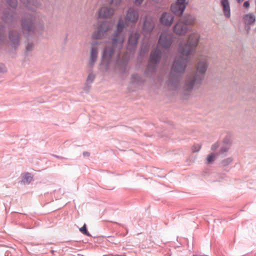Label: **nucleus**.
Masks as SVG:
<instances>
[{"label": "nucleus", "instance_id": "nucleus-1", "mask_svg": "<svg viewBox=\"0 0 256 256\" xmlns=\"http://www.w3.org/2000/svg\"><path fill=\"white\" fill-rule=\"evenodd\" d=\"M200 38V36L197 32L190 34L186 42L179 44V53L188 57L195 52ZM188 62V58L178 56L175 58L170 74L169 82L172 86L176 88L179 85L182 75L185 71Z\"/></svg>", "mask_w": 256, "mask_h": 256}, {"label": "nucleus", "instance_id": "nucleus-2", "mask_svg": "<svg viewBox=\"0 0 256 256\" xmlns=\"http://www.w3.org/2000/svg\"><path fill=\"white\" fill-rule=\"evenodd\" d=\"M138 17V10L132 8H130L128 9L125 16V22L122 18L118 20L116 30L114 32L112 38V46L111 47L106 46L103 51L101 65L104 64L106 66V70L108 68L114 51L116 49L120 50L122 47V44L124 39L122 31L126 26V24L132 23L135 24L137 22Z\"/></svg>", "mask_w": 256, "mask_h": 256}, {"label": "nucleus", "instance_id": "nucleus-3", "mask_svg": "<svg viewBox=\"0 0 256 256\" xmlns=\"http://www.w3.org/2000/svg\"><path fill=\"white\" fill-rule=\"evenodd\" d=\"M28 10H32L31 14L26 13L21 20V26L24 34L29 35L34 34L37 28L42 30L44 22L39 21L34 10L40 6L38 0H20Z\"/></svg>", "mask_w": 256, "mask_h": 256}, {"label": "nucleus", "instance_id": "nucleus-4", "mask_svg": "<svg viewBox=\"0 0 256 256\" xmlns=\"http://www.w3.org/2000/svg\"><path fill=\"white\" fill-rule=\"evenodd\" d=\"M208 64V56H203L200 58L196 66V72L188 74L186 78L184 86L185 95H188L194 88H198L201 84Z\"/></svg>", "mask_w": 256, "mask_h": 256}, {"label": "nucleus", "instance_id": "nucleus-5", "mask_svg": "<svg viewBox=\"0 0 256 256\" xmlns=\"http://www.w3.org/2000/svg\"><path fill=\"white\" fill-rule=\"evenodd\" d=\"M162 57L161 50L156 48L152 50L150 56V59L144 74L146 76H151L155 73L157 65L159 64Z\"/></svg>", "mask_w": 256, "mask_h": 256}, {"label": "nucleus", "instance_id": "nucleus-6", "mask_svg": "<svg viewBox=\"0 0 256 256\" xmlns=\"http://www.w3.org/2000/svg\"><path fill=\"white\" fill-rule=\"evenodd\" d=\"M112 28V24L108 21L102 22L98 26L97 30L94 32L92 38L94 39H101Z\"/></svg>", "mask_w": 256, "mask_h": 256}, {"label": "nucleus", "instance_id": "nucleus-7", "mask_svg": "<svg viewBox=\"0 0 256 256\" xmlns=\"http://www.w3.org/2000/svg\"><path fill=\"white\" fill-rule=\"evenodd\" d=\"M2 19L6 24L12 25L17 22L18 16L15 10H11L8 8L4 12Z\"/></svg>", "mask_w": 256, "mask_h": 256}, {"label": "nucleus", "instance_id": "nucleus-8", "mask_svg": "<svg viewBox=\"0 0 256 256\" xmlns=\"http://www.w3.org/2000/svg\"><path fill=\"white\" fill-rule=\"evenodd\" d=\"M187 4L188 2L186 0H176V3L171 6L172 12L176 16H182Z\"/></svg>", "mask_w": 256, "mask_h": 256}, {"label": "nucleus", "instance_id": "nucleus-9", "mask_svg": "<svg viewBox=\"0 0 256 256\" xmlns=\"http://www.w3.org/2000/svg\"><path fill=\"white\" fill-rule=\"evenodd\" d=\"M172 36L166 32H162L160 36L158 46L162 48L168 50L172 44Z\"/></svg>", "mask_w": 256, "mask_h": 256}, {"label": "nucleus", "instance_id": "nucleus-10", "mask_svg": "<svg viewBox=\"0 0 256 256\" xmlns=\"http://www.w3.org/2000/svg\"><path fill=\"white\" fill-rule=\"evenodd\" d=\"M155 26L154 20L150 16H146L144 18L142 26V30L146 33H150Z\"/></svg>", "mask_w": 256, "mask_h": 256}, {"label": "nucleus", "instance_id": "nucleus-11", "mask_svg": "<svg viewBox=\"0 0 256 256\" xmlns=\"http://www.w3.org/2000/svg\"><path fill=\"white\" fill-rule=\"evenodd\" d=\"M242 20L245 24V28L249 32L250 26L254 24L256 21V16L252 12H250L243 16Z\"/></svg>", "mask_w": 256, "mask_h": 256}, {"label": "nucleus", "instance_id": "nucleus-12", "mask_svg": "<svg viewBox=\"0 0 256 256\" xmlns=\"http://www.w3.org/2000/svg\"><path fill=\"white\" fill-rule=\"evenodd\" d=\"M139 37L140 34L138 32H132L130 34L127 46L128 50L130 51H133L135 50Z\"/></svg>", "mask_w": 256, "mask_h": 256}, {"label": "nucleus", "instance_id": "nucleus-13", "mask_svg": "<svg viewBox=\"0 0 256 256\" xmlns=\"http://www.w3.org/2000/svg\"><path fill=\"white\" fill-rule=\"evenodd\" d=\"M9 39L10 46L16 48L20 44V34L19 33L11 30L9 32Z\"/></svg>", "mask_w": 256, "mask_h": 256}, {"label": "nucleus", "instance_id": "nucleus-14", "mask_svg": "<svg viewBox=\"0 0 256 256\" xmlns=\"http://www.w3.org/2000/svg\"><path fill=\"white\" fill-rule=\"evenodd\" d=\"M188 30V26L182 21L178 22L174 26V32L178 35H184Z\"/></svg>", "mask_w": 256, "mask_h": 256}, {"label": "nucleus", "instance_id": "nucleus-15", "mask_svg": "<svg viewBox=\"0 0 256 256\" xmlns=\"http://www.w3.org/2000/svg\"><path fill=\"white\" fill-rule=\"evenodd\" d=\"M174 18L173 16L168 12H164L161 16L160 18V23L166 26H170L174 21Z\"/></svg>", "mask_w": 256, "mask_h": 256}, {"label": "nucleus", "instance_id": "nucleus-16", "mask_svg": "<svg viewBox=\"0 0 256 256\" xmlns=\"http://www.w3.org/2000/svg\"><path fill=\"white\" fill-rule=\"evenodd\" d=\"M114 10L110 7L102 8L98 12V16L102 18H108L112 16Z\"/></svg>", "mask_w": 256, "mask_h": 256}, {"label": "nucleus", "instance_id": "nucleus-17", "mask_svg": "<svg viewBox=\"0 0 256 256\" xmlns=\"http://www.w3.org/2000/svg\"><path fill=\"white\" fill-rule=\"evenodd\" d=\"M220 5L222 8V11L226 18L230 16V8L228 0H220Z\"/></svg>", "mask_w": 256, "mask_h": 256}, {"label": "nucleus", "instance_id": "nucleus-18", "mask_svg": "<svg viewBox=\"0 0 256 256\" xmlns=\"http://www.w3.org/2000/svg\"><path fill=\"white\" fill-rule=\"evenodd\" d=\"M98 51L97 48L95 47H92L90 50V58L88 62V66L92 68L96 60L98 57Z\"/></svg>", "mask_w": 256, "mask_h": 256}, {"label": "nucleus", "instance_id": "nucleus-19", "mask_svg": "<svg viewBox=\"0 0 256 256\" xmlns=\"http://www.w3.org/2000/svg\"><path fill=\"white\" fill-rule=\"evenodd\" d=\"M195 21V18L191 15H188L184 18L183 22L188 26V25L192 24Z\"/></svg>", "mask_w": 256, "mask_h": 256}, {"label": "nucleus", "instance_id": "nucleus-20", "mask_svg": "<svg viewBox=\"0 0 256 256\" xmlns=\"http://www.w3.org/2000/svg\"><path fill=\"white\" fill-rule=\"evenodd\" d=\"M6 39L5 27L0 24V44H2Z\"/></svg>", "mask_w": 256, "mask_h": 256}, {"label": "nucleus", "instance_id": "nucleus-21", "mask_svg": "<svg viewBox=\"0 0 256 256\" xmlns=\"http://www.w3.org/2000/svg\"><path fill=\"white\" fill-rule=\"evenodd\" d=\"M32 180V177L31 176V174L28 172L25 173L23 176V178L22 180V182L24 184H30L31 181Z\"/></svg>", "mask_w": 256, "mask_h": 256}, {"label": "nucleus", "instance_id": "nucleus-22", "mask_svg": "<svg viewBox=\"0 0 256 256\" xmlns=\"http://www.w3.org/2000/svg\"><path fill=\"white\" fill-rule=\"evenodd\" d=\"M132 82L133 83L140 84L143 82L142 78L138 74H133L132 76Z\"/></svg>", "mask_w": 256, "mask_h": 256}, {"label": "nucleus", "instance_id": "nucleus-23", "mask_svg": "<svg viewBox=\"0 0 256 256\" xmlns=\"http://www.w3.org/2000/svg\"><path fill=\"white\" fill-rule=\"evenodd\" d=\"M230 148V147L224 144L220 148V151L217 154H218V155H221V154L223 155L224 154V156H226V154H224Z\"/></svg>", "mask_w": 256, "mask_h": 256}, {"label": "nucleus", "instance_id": "nucleus-24", "mask_svg": "<svg viewBox=\"0 0 256 256\" xmlns=\"http://www.w3.org/2000/svg\"><path fill=\"white\" fill-rule=\"evenodd\" d=\"M96 78V75L92 72H90L86 78V82L88 84H92Z\"/></svg>", "mask_w": 256, "mask_h": 256}, {"label": "nucleus", "instance_id": "nucleus-25", "mask_svg": "<svg viewBox=\"0 0 256 256\" xmlns=\"http://www.w3.org/2000/svg\"><path fill=\"white\" fill-rule=\"evenodd\" d=\"M218 156V154L212 153L208 155L206 158V161L208 164L212 163L216 157Z\"/></svg>", "mask_w": 256, "mask_h": 256}, {"label": "nucleus", "instance_id": "nucleus-26", "mask_svg": "<svg viewBox=\"0 0 256 256\" xmlns=\"http://www.w3.org/2000/svg\"><path fill=\"white\" fill-rule=\"evenodd\" d=\"M7 4L14 9H16L18 6L17 0H6Z\"/></svg>", "mask_w": 256, "mask_h": 256}, {"label": "nucleus", "instance_id": "nucleus-27", "mask_svg": "<svg viewBox=\"0 0 256 256\" xmlns=\"http://www.w3.org/2000/svg\"><path fill=\"white\" fill-rule=\"evenodd\" d=\"M224 144L230 147L232 143V140L230 135H227L223 140Z\"/></svg>", "mask_w": 256, "mask_h": 256}, {"label": "nucleus", "instance_id": "nucleus-28", "mask_svg": "<svg viewBox=\"0 0 256 256\" xmlns=\"http://www.w3.org/2000/svg\"><path fill=\"white\" fill-rule=\"evenodd\" d=\"M34 48V44L32 42H28L26 46V54L30 52H32Z\"/></svg>", "mask_w": 256, "mask_h": 256}, {"label": "nucleus", "instance_id": "nucleus-29", "mask_svg": "<svg viewBox=\"0 0 256 256\" xmlns=\"http://www.w3.org/2000/svg\"><path fill=\"white\" fill-rule=\"evenodd\" d=\"M232 162V159L231 158H228L222 160L221 162V164L223 166H226L230 164Z\"/></svg>", "mask_w": 256, "mask_h": 256}, {"label": "nucleus", "instance_id": "nucleus-30", "mask_svg": "<svg viewBox=\"0 0 256 256\" xmlns=\"http://www.w3.org/2000/svg\"><path fill=\"white\" fill-rule=\"evenodd\" d=\"M80 232L83 234L87 236H90V234L86 230V225L84 224L82 227L80 228Z\"/></svg>", "mask_w": 256, "mask_h": 256}, {"label": "nucleus", "instance_id": "nucleus-31", "mask_svg": "<svg viewBox=\"0 0 256 256\" xmlns=\"http://www.w3.org/2000/svg\"><path fill=\"white\" fill-rule=\"evenodd\" d=\"M201 148V146L200 144H194L192 148V150L194 152H198Z\"/></svg>", "mask_w": 256, "mask_h": 256}, {"label": "nucleus", "instance_id": "nucleus-32", "mask_svg": "<svg viewBox=\"0 0 256 256\" xmlns=\"http://www.w3.org/2000/svg\"><path fill=\"white\" fill-rule=\"evenodd\" d=\"M111 5L117 6L119 5L122 0H106Z\"/></svg>", "mask_w": 256, "mask_h": 256}, {"label": "nucleus", "instance_id": "nucleus-33", "mask_svg": "<svg viewBox=\"0 0 256 256\" xmlns=\"http://www.w3.org/2000/svg\"><path fill=\"white\" fill-rule=\"evenodd\" d=\"M7 71L6 66L2 64H0V72L5 73Z\"/></svg>", "mask_w": 256, "mask_h": 256}, {"label": "nucleus", "instance_id": "nucleus-34", "mask_svg": "<svg viewBox=\"0 0 256 256\" xmlns=\"http://www.w3.org/2000/svg\"><path fill=\"white\" fill-rule=\"evenodd\" d=\"M219 146V144L218 142L214 143L212 146V150H216Z\"/></svg>", "mask_w": 256, "mask_h": 256}, {"label": "nucleus", "instance_id": "nucleus-35", "mask_svg": "<svg viewBox=\"0 0 256 256\" xmlns=\"http://www.w3.org/2000/svg\"><path fill=\"white\" fill-rule=\"evenodd\" d=\"M250 2L249 1L246 0L244 2L243 4V6L245 8H248L250 6Z\"/></svg>", "mask_w": 256, "mask_h": 256}, {"label": "nucleus", "instance_id": "nucleus-36", "mask_svg": "<svg viewBox=\"0 0 256 256\" xmlns=\"http://www.w3.org/2000/svg\"><path fill=\"white\" fill-rule=\"evenodd\" d=\"M144 0H135V4L138 5H140Z\"/></svg>", "mask_w": 256, "mask_h": 256}, {"label": "nucleus", "instance_id": "nucleus-37", "mask_svg": "<svg viewBox=\"0 0 256 256\" xmlns=\"http://www.w3.org/2000/svg\"><path fill=\"white\" fill-rule=\"evenodd\" d=\"M244 0H236L238 3H240L242 2Z\"/></svg>", "mask_w": 256, "mask_h": 256}, {"label": "nucleus", "instance_id": "nucleus-38", "mask_svg": "<svg viewBox=\"0 0 256 256\" xmlns=\"http://www.w3.org/2000/svg\"><path fill=\"white\" fill-rule=\"evenodd\" d=\"M88 154V153L87 152H84L83 153V155L84 156L87 155Z\"/></svg>", "mask_w": 256, "mask_h": 256}]
</instances>
